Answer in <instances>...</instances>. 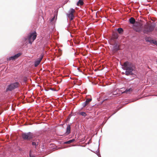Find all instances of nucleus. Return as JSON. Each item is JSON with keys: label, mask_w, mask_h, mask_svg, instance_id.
Returning a JSON list of instances; mask_svg holds the SVG:
<instances>
[{"label": "nucleus", "mask_w": 157, "mask_h": 157, "mask_svg": "<svg viewBox=\"0 0 157 157\" xmlns=\"http://www.w3.org/2000/svg\"><path fill=\"white\" fill-rule=\"evenodd\" d=\"M123 69L125 70V74L127 75H133L132 72L135 70V67L133 64L128 61L124 62L123 65Z\"/></svg>", "instance_id": "f257e3e1"}, {"label": "nucleus", "mask_w": 157, "mask_h": 157, "mask_svg": "<svg viewBox=\"0 0 157 157\" xmlns=\"http://www.w3.org/2000/svg\"><path fill=\"white\" fill-rule=\"evenodd\" d=\"M155 26L150 24H148L144 25L143 32L144 33L148 34L152 32L154 29Z\"/></svg>", "instance_id": "f03ea898"}, {"label": "nucleus", "mask_w": 157, "mask_h": 157, "mask_svg": "<svg viewBox=\"0 0 157 157\" xmlns=\"http://www.w3.org/2000/svg\"><path fill=\"white\" fill-rule=\"evenodd\" d=\"M36 33L35 31L34 32L31 33L26 39V40H28L29 43L32 44V42L36 39Z\"/></svg>", "instance_id": "7ed1b4c3"}, {"label": "nucleus", "mask_w": 157, "mask_h": 157, "mask_svg": "<svg viewBox=\"0 0 157 157\" xmlns=\"http://www.w3.org/2000/svg\"><path fill=\"white\" fill-rule=\"evenodd\" d=\"M22 138L24 140H30L33 137V134L30 132L26 133H23L22 134Z\"/></svg>", "instance_id": "20e7f679"}, {"label": "nucleus", "mask_w": 157, "mask_h": 157, "mask_svg": "<svg viewBox=\"0 0 157 157\" xmlns=\"http://www.w3.org/2000/svg\"><path fill=\"white\" fill-rule=\"evenodd\" d=\"M19 83L18 82H16L12 84H11L7 89L6 90L11 91L13 89L17 88L19 86Z\"/></svg>", "instance_id": "39448f33"}, {"label": "nucleus", "mask_w": 157, "mask_h": 157, "mask_svg": "<svg viewBox=\"0 0 157 157\" xmlns=\"http://www.w3.org/2000/svg\"><path fill=\"white\" fill-rule=\"evenodd\" d=\"M75 10L73 9H70L69 12V13L67 14V16L70 19V21L72 20L74 17V13H75Z\"/></svg>", "instance_id": "423d86ee"}, {"label": "nucleus", "mask_w": 157, "mask_h": 157, "mask_svg": "<svg viewBox=\"0 0 157 157\" xmlns=\"http://www.w3.org/2000/svg\"><path fill=\"white\" fill-rule=\"evenodd\" d=\"M119 49V45L117 44H115L113 47L112 51L113 53H115Z\"/></svg>", "instance_id": "0eeeda50"}, {"label": "nucleus", "mask_w": 157, "mask_h": 157, "mask_svg": "<svg viewBox=\"0 0 157 157\" xmlns=\"http://www.w3.org/2000/svg\"><path fill=\"white\" fill-rule=\"evenodd\" d=\"M21 55L20 53H18V54L10 57L8 59V60H15L17 59Z\"/></svg>", "instance_id": "6e6552de"}, {"label": "nucleus", "mask_w": 157, "mask_h": 157, "mask_svg": "<svg viewBox=\"0 0 157 157\" xmlns=\"http://www.w3.org/2000/svg\"><path fill=\"white\" fill-rule=\"evenodd\" d=\"M43 57V55H41V56H40V57L39 58V60L36 61L35 62V63H34L35 67H36L39 65L40 63V62L42 59Z\"/></svg>", "instance_id": "1a4fd4ad"}, {"label": "nucleus", "mask_w": 157, "mask_h": 157, "mask_svg": "<svg viewBox=\"0 0 157 157\" xmlns=\"http://www.w3.org/2000/svg\"><path fill=\"white\" fill-rule=\"evenodd\" d=\"M92 100L91 99L88 98L87 99L86 101L83 103L82 105L83 107H85Z\"/></svg>", "instance_id": "9d476101"}, {"label": "nucleus", "mask_w": 157, "mask_h": 157, "mask_svg": "<svg viewBox=\"0 0 157 157\" xmlns=\"http://www.w3.org/2000/svg\"><path fill=\"white\" fill-rule=\"evenodd\" d=\"M133 90V89L132 88L129 89H127L124 91L122 92V94L125 93L126 94H130L131 93Z\"/></svg>", "instance_id": "9b49d317"}, {"label": "nucleus", "mask_w": 157, "mask_h": 157, "mask_svg": "<svg viewBox=\"0 0 157 157\" xmlns=\"http://www.w3.org/2000/svg\"><path fill=\"white\" fill-rule=\"evenodd\" d=\"M145 40L147 42H148L151 43H152L154 41V40L151 39V38L146 37L145 38Z\"/></svg>", "instance_id": "f8f14e48"}, {"label": "nucleus", "mask_w": 157, "mask_h": 157, "mask_svg": "<svg viewBox=\"0 0 157 157\" xmlns=\"http://www.w3.org/2000/svg\"><path fill=\"white\" fill-rule=\"evenodd\" d=\"M118 37V35L117 33H113L112 34V38L113 39H117Z\"/></svg>", "instance_id": "ddd939ff"}, {"label": "nucleus", "mask_w": 157, "mask_h": 157, "mask_svg": "<svg viewBox=\"0 0 157 157\" xmlns=\"http://www.w3.org/2000/svg\"><path fill=\"white\" fill-rule=\"evenodd\" d=\"M71 132V126L70 125H68L67 128V131L66 133L67 134H70Z\"/></svg>", "instance_id": "4468645a"}, {"label": "nucleus", "mask_w": 157, "mask_h": 157, "mask_svg": "<svg viewBox=\"0 0 157 157\" xmlns=\"http://www.w3.org/2000/svg\"><path fill=\"white\" fill-rule=\"evenodd\" d=\"M83 4V0H79L77 2V5L78 6L79 5L82 6Z\"/></svg>", "instance_id": "2eb2a0df"}, {"label": "nucleus", "mask_w": 157, "mask_h": 157, "mask_svg": "<svg viewBox=\"0 0 157 157\" xmlns=\"http://www.w3.org/2000/svg\"><path fill=\"white\" fill-rule=\"evenodd\" d=\"M129 21L130 23L133 24L135 22V20L134 18L132 17L129 19Z\"/></svg>", "instance_id": "dca6fc26"}, {"label": "nucleus", "mask_w": 157, "mask_h": 157, "mask_svg": "<svg viewBox=\"0 0 157 157\" xmlns=\"http://www.w3.org/2000/svg\"><path fill=\"white\" fill-rule=\"evenodd\" d=\"M117 30L118 33L120 34H122L123 33V30L121 28H120L118 29Z\"/></svg>", "instance_id": "f3484780"}, {"label": "nucleus", "mask_w": 157, "mask_h": 157, "mask_svg": "<svg viewBox=\"0 0 157 157\" xmlns=\"http://www.w3.org/2000/svg\"><path fill=\"white\" fill-rule=\"evenodd\" d=\"M79 114L80 115H81L84 116V117H86V114L84 112H80L79 113Z\"/></svg>", "instance_id": "a211bd4d"}, {"label": "nucleus", "mask_w": 157, "mask_h": 157, "mask_svg": "<svg viewBox=\"0 0 157 157\" xmlns=\"http://www.w3.org/2000/svg\"><path fill=\"white\" fill-rule=\"evenodd\" d=\"M32 145L33 146H35V148H36L37 147V145H38V144H37L35 142H32Z\"/></svg>", "instance_id": "6ab92c4d"}, {"label": "nucleus", "mask_w": 157, "mask_h": 157, "mask_svg": "<svg viewBox=\"0 0 157 157\" xmlns=\"http://www.w3.org/2000/svg\"><path fill=\"white\" fill-rule=\"evenodd\" d=\"M72 143V140H69V141H66L64 143L65 144H69L70 143Z\"/></svg>", "instance_id": "aec40b11"}, {"label": "nucleus", "mask_w": 157, "mask_h": 157, "mask_svg": "<svg viewBox=\"0 0 157 157\" xmlns=\"http://www.w3.org/2000/svg\"><path fill=\"white\" fill-rule=\"evenodd\" d=\"M153 44H154L157 46V41L154 40V41L153 43Z\"/></svg>", "instance_id": "412c9836"}, {"label": "nucleus", "mask_w": 157, "mask_h": 157, "mask_svg": "<svg viewBox=\"0 0 157 157\" xmlns=\"http://www.w3.org/2000/svg\"><path fill=\"white\" fill-rule=\"evenodd\" d=\"M70 117H68L67 118V119H66V121H68L69 120H70Z\"/></svg>", "instance_id": "4be33fe9"}, {"label": "nucleus", "mask_w": 157, "mask_h": 157, "mask_svg": "<svg viewBox=\"0 0 157 157\" xmlns=\"http://www.w3.org/2000/svg\"><path fill=\"white\" fill-rule=\"evenodd\" d=\"M54 18H55V17H54L53 18L51 19V21H52L54 20Z\"/></svg>", "instance_id": "5701e85b"}, {"label": "nucleus", "mask_w": 157, "mask_h": 157, "mask_svg": "<svg viewBox=\"0 0 157 157\" xmlns=\"http://www.w3.org/2000/svg\"><path fill=\"white\" fill-rule=\"evenodd\" d=\"M72 140V142H73L75 140L74 139H72V140Z\"/></svg>", "instance_id": "b1692460"}, {"label": "nucleus", "mask_w": 157, "mask_h": 157, "mask_svg": "<svg viewBox=\"0 0 157 157\" xmlns=\"http://www.w3.org/2000/svg\"><path fill=\"white\" fill-rule=\"evenodd\" d=\"M140 31V29L136 30V31L137 32H139Z\"/></svg>", "instance_id": "393cba45"}, {"label": "nucleus", "mask_w": 157, "mask_h": 157, "mask_svg": "<svg viewBox=\"0 0 157 157\" xmlns=\"http://www.w3.org/2000/svg\"><path fill=\"white\" fill-rule=\"evenodd\" d=\"M59 52H60V51L61 52V50H60V49H59Z\"/></svg>", "instance_id": "a878e982"}, {"label": "nucleus", "mask_w": 157, "mask_h": 157, "mask_svg": "<svg viewBox=\"0 0 157 157\" xmlns=\"http://www.w3.org/2000/svg\"><path fill=\"white\" fill-rule=\"evenodd\" d=\"M124 74V72H122V74Z\"/></svg>", "instance_id": "bb28decb"}, {"label": "nucleus", "mask_w": 157, "mask_h": 157, "mask_svg": "<svg viewBox=\"0 0 157 157\" xmlns=\"http://www.w3.org/2000/svg\"><path fill=\"white\" fill-rule=\"evenodd\" d=\"M30 157H33H33H30Z\"/></svg>", "instance_id": "cd10ccee"}]
</instances>
